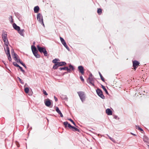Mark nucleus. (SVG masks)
Masks as SVG:
<instances>
[{"label": "nucleus", "instance_id": "f257e3e1", "mask_svg": "<svg viewBox=\"0 0 149 149\" xmlns=\"http://www.w3.org/2000/svg\"><path fill=\"white\" fill-rule=\"evenodd\" d=\"M37 47L39 52L41 53H43L45 56H47V52L45 48L40 47L39 45H37Z\"/></svg>", "mask_w": 149, "mask_h": 149}, {"label": "nucleus", "instance_id": "f03ea898", "mask_svg": "<svg viewBox=\"0 0 149 149\" xmlns=\"http://www.w3.org/2000/svg\"><path fill=\"white\" fill-rule=\"evenodd\" d=\"M82 102H84L85 100L86 95L82 91H79L77 92Z\"/></svg>", "mask_w": 149, "mask_h": 149}, {"label": "nucleus", "instance_id": "7ed1b4c3", "mask_svg": "<svg viewBox=\"0 0 149 149\" xmlns=\"http://www.w3.org/2000/svg\"><path fill=\"white\" fill-rule=\"evenodd\" d=\"M37 19L39 22L41 24L44 26V24L43 23V17L42 15L40 13H39L37 15Z\"/></svg>", "mask_w": 149, "mask_h": 149}, {"label": "nucleus", "instance_id": "20e7f679", "mask_svg": "<svg viewBox=\"0 0 149 149\" xmlns=\"http://www.w3.org/2000/svg\"><path fill=\"white\" fill-rule=\"evenodd\" d=\"M2 38L4 42L5 45L9 44L7 38V34L6 33H3L2 34Z\"/></svg>", "mask_w": 149, "mask_h": 149}, {"label": "nucleus", "instance_id": "39448f33", "mask_svg": "<svg viewBox=\"0 0 149 149\" xmlns=\"http://www.w3.org/2000/svg\"><path fill=\"white\" fill-rule=\"evenodd\" d=\"M96 91L97 94L102 99L104 98V96L103 94L102 91L100 89L98 88L96 90Z\"/></svg>", "mask_w": 149, "mask_h": 149}, {"label": "nucleus", "instance_id": "423d86ee", "mask_svg": "<svg viewBox=\"0 0 149 149\" xmlns=\"http://www.w3.org/2000/svg\"><path fill=\"white\" fill-rule=\"evenodd\" d=\"M89 80V83L91 84L93 86H94V84L93 82V76L92 74H90L88 78Z\"/></svg>", "mask_w": 149, "mask_h": 149}, {"label": "nucleus", "instance_id": "0eeeda50", "mask_svg": "<svg viewBox=\"0 0 149 149\" xmlns=\"http://www.w3.org/2000/svg\"><path fill=\"white\" fill-rule=\"evenodd\" d=\"M139 64V63L137 61H133V66L134 69L136 70Z\"/></svg>", "mask_w": 149, "mask_h": 149}, {"label": "nucleus", "instance_id": "6e6552de", "mask_svg": "<svg viewBox=\"0 0 149 149\" xmlns=\"http://www.w3.org/2000/svg\"><path fill=\"white\" fill-rule=\"evenodd\" d=\"M78 69L79 71V72H80L81 74L83 75L84 74V67L82 66H79L78 67Z\"/></svg>", "mask_w": 149, "mask_h": 149}, {"label": "nucleus", "instance_id": "1a4fd4ad", "mask_svg": "<svg viewBox=\"0 0 149 149\" xmlns=\"http://www.w3.org/2000/svg\"><path fill=\"white\" fill-rule=\"evenodd\" d=\"M45 103L46 106L48 107H49L51 104V102L50 100L49 99L45 101Z\"/></svg>", "mask_w": 149, "mask_h": 149}, {"label": "nucleus", "instance_id": "9d476101", "mask_svg": "<svg viewBox=\"0 0 149 149\" xmlns=\"http://www.w3.org/2000/svg\"><path fill=\"white\" fill-rule=\"evenodd\" d=\"M13 26L15 29L17 31H19L20 30V27L17 26L15 23H14L13 24Z\"/></svg>", "mask_w": 149, "mask_h": 149}, {"label": "nucleus", "instance_id": "9b49d317", "mask_svg": "<svg viewBox=\"0 0 149 149\" xmlns=\"http://www.w3.org/2000/svg\"><path fill=\"white\" fill-rule=\"evenodd\" d=\"M8 45H5L6 47H4L5 50L6 54H9L10 53V50L9 48L8 47Z\"/></svg>", "mask_w": 149, "mask_h": 149}, {"label": "nucleus", "instance_id": "f8f14e48", "mask_svg": "<svg viewBox=\"0 0 149 149\" xmlns=\"http://www.w3.org/2000/svg\"><path fill=\"white\" fill-rule=\"evenodd\" d=\"M106 112L108 115H111L112 114V112L109 109H107L106 110Z\"/></svg>", "mask_w": 149, "mask_h": 149}, {"label": "nucleus", "instance_id": "ddd939ff", "mask_svg": "<svg viewBox=\"0 0 149 149\" xmlns=\"http://www.w3.org/2000/svg\"><path fill=\"white\" fill-rule=\"evenodd\" d=\"M13 57L15 58V60L17 61V62H18V59L17 57L18 56L17 54H15V53H14L13 52H13L12 53V55H13Z\"/></svg>", "mask_w": 149, "mask_h": 149}, {"label": "nucleus", "instance_id": "4468645a", "mask_svg": "<svg viewBox=\"0 0 149 149\" xmlns=\"http://www.w3.org/2000/svg\"><path fill=\"white\" fill-rule=\"evenodd\" d=\"M31 49L33 52V53H35L36 52H38L36 47L34 46H31Z\"/></svg>", "mask_w": 149, "mask_h": 149}, {"label": "nucleus", "instance_id": "2eb2a0df", "mask_svg": "<svg viewBox=\"0 0 149 149\" xmlns=\"http://www.w3.org/2000/svg\"><path fill=\"white\" fill-rule=\"evenodd\" d=\"M57 63L59 67L63 65H65L66 64V63L64 62H58Z\"/></svg>", "mask_w": 149, "mask_h": 149}, {"label": "nucleus", "instance_id": "dca6fc26", "mask_svg": "<svg viewBox=\"0 0 149 149\" xmlns=\"http://www.w3.org/2000/svg\"><path fill=\"white\" fill-rule=\"evenodd\" d=\"M18 33L22 36H24V29H22L20 30H20L19 31H18Z\"/></svg>", "mask_w": 149, "mask_h": 149}, {"label": "nucleus", "instance_id": "f3484780", "mask_svg": "<svg viewBox=\"0 0 149 149\" xmlns=\"http://www.w3.org/2000/svg\"><path fill=\"white\" fill-rule=\"evenodd\" d=\"M59 69L60 70H67L68 71L70 70V69H69L67 67H65L63 68H59Z\"/></svg>", "mask_w": 149, "mask_h": 149}, {"label": "nucleus", "instance_id": "a211bd4d", "mask_svg": "<svg viewBox=\"0 0 149 149\" xmlns=\"http://www.w3.org/2000/svg\"><path fill=\"white\" fill-rule=\"evenodd\" d=\"M39 8L38 6H35L34 8V12L35 13H38L39 11Z\"/></svg>", "mask_w": 149, "mask_h": 149}, {"label": "nucleus", "instance_id": "6ab92c4d", "mask_svg": "<svg viewBox=\"0 0 149 149\" xmlns=\"http://www.w3.org/2000/svg\"><path fill=\"white\" fill-rule=\"evenodd\" d=\"M143 141L146 143L149 142V140L148 137L146 136H144L143 137Z\"/></svg>", "mask_w": 149, "mask_h": 149}, {"label": "nucleus", "instance_id": "aec40b11", "mask_svg": "<svg viewBox=\"0 0 149 149\" xmlns=\"http://www.w3.org/2000/svg\"><path fill=\"white\" fill-rule=\"evenodd\" d=\"M60 38L62 44L63 45H65V44H66V43L64 39L61 37H60Z\"/></svg>", "mask_w": 149, "mask_h": 149}, {"label": "nucleus", "instance_id": "412c9836", "mask_svg": "<svg viewBox=\"0 0 149 149\" xmlns=\"http://www.w3.org/2000/svg\"><path fill=\"white\" fill-rule=\"evenodd\" d=\"M101 86H102V88H103V89L105 91L106 93L107 94H108V93L107 90L106 89V88L105 87L102 85H101Z\"/></svg>", "mask_w": 149, "mask_h": 149}, {"label": "nucleus", "instance_id": "4be33fe9", "mask_svg": "<svg viewBox=\"0 0 149 149\" xmlns=\"http://www.w3.org/2000/svg\"><path fill=\"white\" fill-rule=\"evenodd\" d=\"M72 129V130L74 131H78L79 132L80 131L79 130L73 126Z\"/></svg>", "mask_w": 149, "mask_h": 149}, {"label": "nucleus", "instance_id": "5701e85b", "mask_svg": "<svg viewBox=\"0 0 149 149\" xmlns=\"http://www.w3.org/2000/svg\"><path fill=\"white\" fill-rule=\"evenodd\" d=\"M38 52H36L35 53H33V54L34 56L36 58H39L40 57V55L38 54Z\"/></svg>", "mask_w": 149, "mask_h": 149}, {"label": "nucleus", "instance_id": "b1692460", "mask_svg": "<svg viewBox=\"0 0 149 149\" xmlns=\"http://www.w3.org/2000/svg\"><path fill=\"white\" fill-rule=\"evenodd\" d=\"M69 69H70V70L69 71H68V72H70L71 70H73L74 69V68L70 64L69 65Z\"/></svg>", "mask_w": 149, "mask_h": 149}, {"label": "nucleus", "instance_id": "393cba45", "mask_svg": "<svg viewBox=\"0 0 149 149\" xmlns=\"http://www.w3.org/2000/svg\"><path fill=\"white\" fill-rule=\"evenodd\" d=\"M99 75L100 76V78L102 80V81H104V78L103 77L101 74L100 72H99Z\"/></svg>", "mask_w": 149, "mask_h": 149}, {"label": "nucleus", "instance_id": "a878e982", "mask_svg": "<svg viewBox=\"0 0 149 149\" xmlns=\"http://www.w3.org/2000/svg\"><path fill=\"white\" fill-rule=\"evenodd\" d=\"M58 67L59 66H58V64H57L56 63L54 65L53 68L54 69H57Z\"/></svg>", "mask_w": 149, "mask_h": 149}, {"label": "nucleus", "instance_id": "bb28decb", "mask_svg": "<svg viewBox=\"0 0 149 149\" xmlns=\"http://www.w3.org/2000/svg\"><path fill=\"white\" fill-rule=\"evenodd\" d=\"M9 20L11 23H12L13 22V19L12 16H10L9 18Z\"/></svg>", "mask_w": 149, "mask_h": 149}, {"label": "nucleus", "instance_id": "cd10ccee", "mask_svg": "<svg viewBox=\"0 0 149 149\" xmlns=\"http://www.w3.org/2000/svg\"><path fill=\"white\" fill-rule=\"evenodd\" d=\"M7 54V55L8 56V60L10 61H11V60H12V58H11L10 53H9V54Z\"/></svg>", "mask_w": 149, "mask_h": 149}, {"label": "nucleus", "instance_id": "c85d7f7f", "mask_svg": "<svg viewBox=\"0 0 149 149\" xmlns=\"http://www.w3.org/2000/svg\"><path fill=\"white\" fill-rule=\"evenodd\" d=\"M59 60L58 59L55 58L52 61V62L54 63H56L58 61H59Z\"/></svg>", "mask_w": 149, "mask_h": 149}, {"label": "nucleus", "instance_id": "c756f323", "mask_svg": "<svg viewBox=\"0 0 149 149\" xmlns=\"http://www.w3.org/2000/svg\"><path fill=\"white\" fill-rule=\"evenodd\" d=\"M97 13L99 15H100L102 13V9L101 8L98 9Z\"/></svg>", "mask_w": 149, "mask_h": 149}, {"label": "nucleus", "instance_id": "7c9ffc66", "mask_svg": "<svg viewBox=\"0 0 149 149\" xmlns=\"http://www.w3.org/2000/svg\"><path fill=\"white\" fill-rule=\"evenodd\" d=\"M56 111L59 114L61 112V111L59 110V109L57 107H56Z\"/></svg>", "mask_w": 149, "mask_h": 149}, {"label": "nucleus", "instance_id": "2f4dec72", "mask_svg": "<svg viewBox=\"0 0 149 149\" xmlns=\"http://www.w3.org/2000/svg\"><path fill=\"white\" fill-rule=\"evenodd\" d=\"M24 91L26 93H28L29 92V88L28 87H26L24 89Z\"/></svg>", "mask_w": 149, "mask_h": 149}, {"label": "nucleus", "instance_id": "473e14b6", "mask_svg": "<svg viewBox=\"0 0 149 149\" xmlns=\"http://www.w3.org/2000/svg\"><path fill=\"white\" fill-rule=\"evenodd\" d=\"M68 123L67 122H65L63 123V125L65 126V127H66L68 126Z\"/></svg>", "mask_w": 149, "mask_h": 149}, {"label": "nucleus", "instance_id": "72a5a7b5", "mask_svg": "<svg viewBox=\"0 0 149 149\" xmlns=\"http://www.w3.org/2000/svg\"><path fill=\"white\" fill-rule=\"evenodd\" d=\"M136 129H138L140 131H143V130L141 128L139 127V126H136Z\"/></svg>", "mask_w": 149, "mask_h": 149}, {"label": "nucleus", "instance_id": "f704fd0d", "mask_svg": "<svg viewBox=\"0 0 149 149\" xmlns=\"http://www.w3.org/2000/svg\"><path fill=\"white\" fill-rule=\"evenodd\" d=\"M13 65L17 67H19V66L15 62H14L13 63Z\"/></svg>", "mask_w": 149, "mask_h": 149}, {"label": "nucleus", "instance_id": "c9c22d12", "mask_svg": "<svg viewBox=\"0 0 149 149\" xmlns=\"http://www.w3.org/2000/svg\"><path fill=\"white\" fill-rule=\"evenodd\" d=\"M19 68L23 73H24L25 72L24 70H23V69L22 67L19 66Z\"/></svg>", "mask_w": 149, "mask_h": 149}, {"label": "nucleus", "instance_id": "e433bc0d", "mask_svg": "<svg viewBox=\"0 0 149 149\" xmlns=\"http://www.w3.org/2000/svg\"><path fill=\"white\" fill-rule=\"evenodd\" d=\"M64 46L68 50V51L70 50L69 48V47H68V46L66 44H65V45H64Z\"/></svg>", "mask_w": 149, "mask_h": 149}, {"label": "nucleus", "instance_id": "4c0bfd02", "mask_svg": "<svg viewBox=\"0 0 149 149\" xmlns=\"http://www.w3.org/2000/svg\"><path fill=\"white\" fill-rule=\"evenodd\" d=\"M75 126H76V124L74 121L71 119H69Z\"/></svg>", "mask_w": 149, "mask_h": 149}, {"label": "nucleus", "instance_id": "58836bf2", "mask_svg": "<svg viewBox=\"0 0 149 149\" xmlns=\"http://www.w3.org/2000/svg\"><path fill=\"white\" fill-rule=\"evenodd\" d=\"M68 127H69L70 129H72L73 126H71V125L69 123H68Z\"/></svg>", "mask_w": 149, "mask_h": 149}, {"label": "nucleus", "instance_id": "ea45409f", "mask_svg": "<svg viewBox=\"0 0 149 149\" xmlns=\"http://www.w3.org/2000/svg\"><path fill=\"white\" fill-rule=\"evenodd\" d=\"M18 62H19L22 65H24V63H23V62H22V61H21V60H20V59H18Z\"/></svg>", "mask_w": 149, "mask_h": 149}, {"label": "nucleus", "instance_id": "a19ab883", "mask_svg": "<svg viewBox=\"0 0 149 149\" xmlns=\"http://www.w3.org/2000/svg\"><path fill=\"white\" fill-rule=\"evenodd\" d=\"M80 79H81V81H84V79L83 78V77L82 76H80Z\"/></svg>", "mask_w": 149, "mask_h": 149}, {"label": "nucleus", "instance_id": "79ce46f5", "mask_svg": "<svg viewBox=\"0 0 149 149\" xmlns=\"http://www.w3.org/2000/svg\"><path fill=\"white\" fill-rule=\"evenodd\" d=\"M43 93L45 95H48V94L47 93L46 91L44 90H43Z\"/></svg>", "mask_w": 149, "mask_h": 149}, {"label": "nucleus", "instance_id": "37998d69", "mask_svg": "<svg viewBox=\"0 0 149 149\" xmlns=\"http://www.w3.org/2000/svg\"><path fill=\"white\" fill-rule=\"evenodd\" d=\"M18 79H19V81H20V82L21 83V84H23V83L22 82V80H21V79H20L19 77H18L17 78Z\"/></svg>", "mask_w": 149, "mask_h": 149}, {"label": "nucleus", "instance_id": "c03bdc74", "mask_svg": "<svg viewBox=\"0 0 149 149\" xmlns=\"http://www.w3.org/2000/svg\"><path fill=\"white\" fill-rule=\"evenodd\" d=\"M64 97L63 98V99L64 100H68V98L66 96H64Z\"/></svg>", "mask_w": 149, "mask_h": 149}, {"label": "nucleus", "instance_id": "a18cd8bd", "mask_svg": "<svg viewBox=\"0 0 149 149\" xmlns=\"http://www.w3.org/2000/svg\"><path fill=\"white\" fill-rule=\"evenodd\" d=\"M108 136H109V138L112 141H113V140H114V139H113L112 138L110 137L108 135H107Z\"/></svg>", "mask_w": 149, "mask_h": 149}, {"label": "nucleus", "instance_id": "49530a36", "mask_svg": "<svg viewBox=\"0 0 149 149\" xmlns=\"http://www.w3.org/2000/svg\"><path fill=\"white\" fill-rule=\"evenodd\" d=\"M54 99H55V101L57 102L58 101V99H57V98H56L55 97V96H54Z\"/></svg>", "mask_w": 149, "mask_h": 149}, {"label": "nucleus", "instance_id": "de8ad7c7", "mask_svg": "<svg viewBox=\"0 0 149 149\" xmlns=\"http://www.w3.org/2000/svg\"><path fill=\"white\" fill-rule=\"evenodd\" d=\"M59 114L60 115V116L61 117H63V116L62 114V113H61V112Z\"/></svg>", "mask_w": 149, "mask_h": 149}, {"label": "nucleus", "instance_id": "09e8293b", "mask_svg": "<svg viewBox=\"0 0 149 149\" xmlns=\"http://www.w3.org/2000/svg\"><path fill=\"white\" fill-rule=\"evenodd\" d=\"M23 66L24 67L26 68V65H25V64H24V65H23Z\"/></svg>", "mask_w": 149, "mask_h": 149}, {"label": "nucleus", "instance_id": "8fccbe9b", "mask_svg": "<svg viewBox=\"0 0 149 149\" xmlns=\"http://www.w3.org/2000/svg\"><path fill=\"white\" fill-rule=\"evenodd\" d=\"M3 63H4V64H5V63L4 62V61H3Z\"/></svg>", "mask_w": 149, "mask_h": 149}, {"label": "nucleus", "instance_id": "3c124183", "mask_svg": "<svg viewBox=\"0 0 149 149\" xmlns=\"http://www.w3.org/2000/svg\"><path fill=\"white\" fill-rule=\"evenodd\" d=\"M132 135H135V134H133V133H132Z\"/></svg>", "mask_w": 149, "mask_h": 149}, {"label": "nucleus", "instance_id": "603ef678", "mask_svg": "<svg viewBox=\"0 0 149 149\" xmlns=\"http://www.w3.org/2000/svg\"><path fill=\"white\" fill-rule=\"evenodd\" d=\"M148 146L149 147V145H148Z\"/></svg>", "mask_w": 149, "mask_h": 149}]
</instances>
